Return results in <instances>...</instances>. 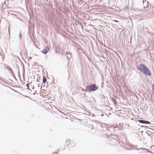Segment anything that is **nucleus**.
Returning <instances> with one entry per match:
<instances>
[{
  "instance_id": "1",
  "label": "nucleus",
  "mask_w": 154,
  "mask_h": 154,
  "mask_svg": "<svg viewBox=\"0 0 154 154\" xmlns=\"http://www.w3.org/2000/svg\"><path fill=\"white\" fill-rule=\"evenodd\" d=\"M137 68L141 72L146 75L151 76V74L149 70L143 64H140L137 66Z\"/></svg>"
},
{
  "instance_id": "2",
  "label": "nucleus",
  "mask_w": 154,
  "mask_h": 154,
  "mask_svg": "<svg viewBox=\"0 0 154 154\" xmlns=\"http://www.w3.org/2000/svg\"><path fill=\"white\" fill-rule=\"evenodd\" d=\"M98 88V86L96 84H93L88 85L86 87V91L91 92L96 91Z\"/></svg>"
},
{
  "instance_id": "3",
  "label": "nucleus",
  "mask_w": 154,
  "mask_h": 154,
  "mask_svg": "<svg viewBox=\"0 0 154 154\" xmlns=\"http://www.w3.org/2000/svg\"><path fill=\"white\" fill-rule=\"evenodd\" d=\"M143 5L144 7L145 8H146L149 7V2L148 1H145V2L143 1Z\"/></svg>"
},
{
  "instance_id": "4",
  "label": "nucleus",
  "mask_w": 154,
  "mask_h": 154,
  "mask_svg": "<svg viewBox=\"0 0 154 154\" xmlns=\"http://www.w3.org/2000/svg\"><path fill=\"white\" fill-rule=\"evenodd\" d=\"M138 122L140 123H143V124H150V122L148 121H146L144 120H139L138 121Z\"/></svg>"
},
{
  "instance_id": "5",
  "label": "nucleus",
  "mask_w": 154,
  "mask_h": 154,
  "mask_svg": "<svg viewBox=\"0 0 154 154\" xmlns=\"http://www.w3.org/2000/svg\"><path fill=\"white\" fill-rule=\"evenodd\" d=\"M48 50H49L48 48H45V49H43L42 52L44 54H46L48 52Z\"/></svg>"
},
{
  "instance_id": "6",
  "label": "nucleus",
  "mask_w": 154,
  "mask_h": 154,
  "mask_svg": "<svg viewBox=\"0 0 154 154\" xmlns=\"http://www.w3.org/2000/svg\"><path fill=\"white\" fill-rule=\"evenodd\" d=\"M43 82L44 83H45L46 81V79L45 76H43Z\"/></svg>"
},
{
  "instance_id": "7",
  "label": "nucleus",
  "mask_w": 154,
  "mask_h": 154,
  "mask_svg": "<svg viewBox=\"0 0 154 154\" xmlns=\"http://www.w3.org/2000/svg\"><path fill=\"white\" fill-rule=\"evenodd\" d=\"M112 101L114 103V104L115 105H116V101L113 98H112Z\"/></svg>"
},
{
  "instance_id": "8",
  "label": "nucleus",
  "mask_w": 154,
  "mask_h": 154,
  "mask_svg": "<svg viewBox=\"0 0 154 154\" xmlns=\"http://www.w3.org/2000/svg\"><path fill=\"white\" fill-rule=\"evenodd\" d=\"M152 91L154 93V84L152 85Z\"/></svg>"
},
{
  "instance_id": "9",
  "label": "nucleus",
  "mask_w": 154,
  "mask_h": 154,
  "mask_svg": "<svg viewBox=\"0 0 154 154\" xmlns=\"http://www.w3.org/2000/svg\"><path fill=\"white\" fill-rule=\"evenodd\" d=\"M58 152H54L53 154H57Z\"/></svg>"
},
{
  "instance_id": "10",
  "label": "nucleus",
  "mask_w": 154,
  "mask_h": 154,
  "mask_svg": "<svg viewBox=\"0 0 154 154\" xmlns=\"http://www.w3.org/2000/svg\"><path fill=\"white\" fill-rule=\"evenodd\" d=\"M28 89H30L29 88V87H28Z\"/></svg>"
}]
</instances>
